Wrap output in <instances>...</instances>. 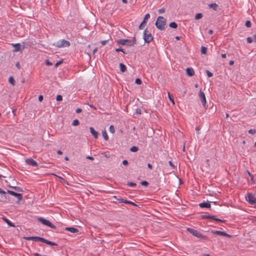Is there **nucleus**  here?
I'll return each mask as SVG.
<instances>
[{
	"mask_svg": "<svg viewBox=\"0 0 256 256\" xmlns=\"http://www.w3.org/2000/svg\"><path fill=\"white\" fill-rule=\"evenodd\" d=\"M166 22V20L162 16H159L157 18L155 25L157 28L160 30H163L165 29Z\"/></svg>",
	"mask_w": 256,
	"mask_h": 256,
	"instance_id": "1",
	"label": "nucleus"
},
{
	"mask_svg": "<svg viewBox=\"0 0 256 256\" xmlns=\"http://www.w3.org/2000/svg\"><path fill=\"white\" fill-rule=\"evenodd\" d=\"M187 230L190 232V234H192L193 236L202 239L208 240V237L205 236H203L202 234L198 231L192 228H188Z\"/></svg>",
	"mask_w": 256,
	"mask_h": 256,
	"instance_id": "2",
	"label": "nucleus"
},
{
	"mask_svg": "<svg viewBox=\"0 0 256 256\" xmlns=\"http://www.w3.org/2000/svg\"><path fill=\"white\" fill-rule=\"evenodd\" d=\"M70 44V42L65 40H60L53 44L54 46L58 48L68 47Z\"/></svg>",
	"mask_w": 256,
	"mask_h": 256,
	"instance_id": "3",
	"label": "nucleus"
},
{
	"mask_svg": "<svg viewBox=\"0 0 256 256\" xmlns=\"http://www.w3.org/2000/svg\"><path fill=\"white\" fill-rule=\"evenodd\" d=\"M144 40L146 43H150L153 40V36L152 34L146 28L144 32Z\"/></svg>",
	"mask_w": 256,
	"mask_h": 256,
	"instance_id": "4",
	"label": "nucleus"
},
{
	"mask_svg": "<svg viewBox=\"0 0 256 256\" xmlns=\"http://www.w3.org/2000/svg\"><path fill=\"white\" fill-rule=\"evenodd\" d=\"M38 220L42 224H43L48 226L52 228H53V229L56 228V226L54 224H52L48 220L44 219L42 218H38Z\"/></svg>",
	"mask_w": 256,
	"mask_h": 256,
	"instance_id": "5",
	"label": "nucleus"
},
{
	"mask_svg": "<svg viewBox=\"0 0 256 256\" xmlns=\"http://www.w3.org/2000/svg\"><path fill=\"white\" fill-rule=\"evenodd\" d=\"M199 98L200 100L202 106L206 108V98L205 96L204 93L202 92V90H200L199 94H198Z\"/></svg>",
	"mask_w": 256,
	"mask_h": 256,
	"instance_id": "6",
	"label": "nucleus"
},
{
	"mask_svg": "<svg viewBox=\"0 0 256 256\" xmlns=\"http://www.w3.org/2000/svg\"><path fill=\"white\" fill-rule=\"evenodd\" d=\"M246 200L252 204H256V198L252 194H248L246 197Z\"/></svg>",
	"mask_w": 256,
	"mask_h": 256,
	"instance_id": "7",
	"label": "nucleus"
},
{
	"mask_svg": "<svg viewBox=\"0 0 256 256\" xmlns=\"http://www.w3.org/2000/svg\"><path fill=\"white\" fill-rule=\"evenodd\" d=\"M150 18V14H147L145 15L143 21L142 22V23L140 24L138 26V28L140 30H142L144 29L147 20Z\"/></svg>",
	"mask_w": 256,
	"mask_h": 256,
	"instance_id": "8",
	"label": "nucleus"
},
{
	"mask_svg": "<svg viewBox=\"0 0 256 256\" xmlns=\"http://www.w3.org/2000/svg\"><path fill=\"white\" fill-rule=\"evenodd\" d=\"M7 192L15 197H16L18 200V202L22 199V195L21 194L17 193L10 190H8Z\"/></svg>",
	"mask_w": 256,
	"mask_h": 256,
	"instance_id": "9",
	"label": "nucleus"
},
{
	"mask_svg": "<svg viewBox=\"0 0 256 256\" xmlns=\"http://www.w3.org/2000/svg\"><path fill=\"white\" fill-rule=\"evenodd\" d=\"M117 43L121 45H127L128 46V44L131 42L130 40L128 39H120L116 41Z\"/></svg>",
	"mask_w": 256,
	"mask_h": 256,
	"instance_id": "10",
	"label": "nucleus"
},
{
	"mask_svg": "<svg viewBox=\"0 0 256 256\" xmlns=\"http://www.w3.org/2000/svg\"><path fill=\"white\" fill-rule=\"evenodd\" d=\"M212 234H216L217 235H219V236H226L228 238L232 237L231 235L228 234L224 232H222V231H220V230H215V231L212 230Z\"/></svg>",
	"mask_w": 256,
	"mask_h": 256,
	"instance_id": "11",
	"label": "nucleus"
},
{
	"mask_svg": "<svg viewBox=\"0 0 256 256\" xmlns=\"http://www.w3.org/2000/svg\"><path fill=\"white\" fill-rule=\"evenodd\" d=\"M25 162L27 164H28L29 165H31L34 166H38V164H37V162H36V161H35L32 158H28V159L26 160Z\"/></svg>",
	"mask_w": 256,
	"mask_h": 256,
	"instance_id": "12",
	"label": "nucleus"
},
{
	"mask_svg": "<svg viewBox=\"0 0 256 256\" xmlns=\"http://www.w3.org/2000/svg\"><path fill=\"white\" fill-rule=\"evenodd\" d=\"M64 229L72 233H77L78 232V228L73 227H66Z\"/></svg>",
	"mask_w": 256,
	"mask_h": 256,
	"instance_id": "13",
	"label": "nucleus"
},
{
	"mask_svg": "<svg viewBox=\"0 0 256 256\" xmlns=\"http://www.w3.org/2000/svg\"><path fill=\"white\" fill-rule=\"evenodd\" d=\"M186 74L190 76H192L194 74V71L192 68H188L186 69Z\"/></svg>",
	"mask_w": 256,
	"mask_h": 256,
	"instance_id": "14",
	"label": "nucleus"
},
{
	"mask_svg": "<svg viewBox=\"0 0 256 256\" xmlns=\"http://www.w3.org/2000/svg\"><path fill=\"white\" fill-rule=\"evenodd\" d=\"M90 132L94 136L95 138H98V132H97L96 131L94 130V128L90 127Z\"/></svg>",
	"mask_w": 256,
	"mask_h": 256,
	"instance_id": "15",
	"label": "nucleus"
},
{
	"mask_svg": "<svg viewBox=\"0 0 256 256\" xmlns=\"http://www.w3.org/2000/svg\"><path fill=\"white\" fill-rule=\"evenodd\" d=\"M199 206L202 208H210V202H203L202 203H200L199 204Z\"/></svg>",
	"mask_w": 256,
	"mask_h": 256,
	"instance_id": "16",
	"label": "nucleus"
},
{
	"mask_svg": "<svg viewBox=\"0 0 256 256\" xmlns=\"http://www.w3.org/2000/svg\"><path fill=\"white\" fill-rule=\"evenodd\" d=\"M118 200L120 202H123L124 204H130L133 206H136V204L134 202L129 201V200H124V199L122 198V199H119Z\"/></svg>",
	"mask_w": 256,
	"mask_h": 256,
	"instance_id": "17",
	"label": "nucleus"
},
{
	"mask_svg": "<svg viewBox=\"0 0 256 256\" xmlns=\"http://www.w3.org/2000/svg\"><path fill=\"white\" fill-rule=\"evenodd\" d=\"M208 6L210 8H212L214 10H216L218 7V5L216 3H212L208 4Z\"/></svg>",
	"mask_w": 256,
	"mask_h": 256,
	"instance_id": "18",
	"label": "nucleus"
},
{
	"mask_svg": "<svg viewBox=\"0 0 256 256\" xmlns=\"http://www.w3.org/2000/svg\"><path fill=\"white\" fill-rule=\"evenodd\" d=\"M120 71L122 72H126V66L122 63L120 64Z\"/></svg>",
	"mask_w": 256,
	"mask_h": 256,
	"instance_id": "19",
	"label": "nucleus"
},
{
	"mask_svg": "<svg viewBox=\"0 0 256 256\" xmlns=\"http://www.w3.org/2000/svg\"><path fill=\"white\" fill-rule=\"evenodd\" d=\"M4 220L7 223V224L9 226H12V227L15 226L14 224L13 223H12L10 220H9L8 219H7L6 218H4Z\"/></svg>",
	"mask_w": 256,
	"mask_h": 256,
	"instance_id": "20",
	"label": "nucleus"
},
{
	"mask_svg": "<svg viewBox=\"0 0 256 256\" xmlns=\"http://www.w3.org/2000/svg\"><path fill=\"white\" fill-rule=\"evenodd\" d=\"M14 46L15 47L14 52H18L20 50L21 48V45L20 44H16Z\"/></svg>",
	"mask_w": 256,
	"mask_h": 256,
	"instance_id": "21",
	"label": "nucleus"
},
{
	"mask_svg": "<svg viewBox=\"0 0 256 256\" xmlns=\"http://www.w3.org/2000/svg\"><path fill=\"white\" fill-rule=\"evenodd\" d=\"M214 216L210 215H202L201 218L203 219H212Z\"/></svg>",
	"mask_w": 256,
	"mask_h": 256,
	"instance_id": "22",
	"label": "nucleus"
},
{
	"mask_svg": "<svg viewBox=\"0 0 256 256\" xmlns=\"http://www.w3.org/2000/svg\"><path fill=\"white\" fill-rule=\"evenodd\" d=\"M102 135L106 140H108V136L106 130H103L102 132Z\"/></svg>",
	"mask_w": 256,
	"mask_h": 256,
	"instance_id": "23",
	"label": "nucleus"
},
{
	"mask_svg": "<svg viewBox=\"0 0 256 256\" xmlns=\"http://www.w3.org/2000/svg\"><path fill=\"white\" fill-rule=\"evenodd\" d=\"M9 82L12 84L13 86L15 85V80L12 76H10L8 78Z\"/></svg>",
	"mask_w": 256,
	"mask_h": 256,
	"instance_id": "24",
	"label": "nucleus"
},
{
	"mask_svg": "<svg viewBox=\"0 0 256 256\" xmlns=\"http://www.w3.org/2000/svg\"><path fill=\"white\" fill-rule=\"evenodd\" d=\"M169 26L173 28H176L178 27V24L175 22H172L170 24Z\"/></svg>",
	"mask_w": 256,
	"mask_h": 256,
	"instance_id": "25",
	"label": "nucleus"
},
{
	"mask_svg": "<svg viewBox=\"0 0 256 256\" xmlns=\"http://www.w3.org/2000/svg\"><path fill=\"white\" fill-rule=\"evenodd\" d=\"M136 36H134L132 38V40H131V42L130 43V44H128V46H134V44H136Z\"/></svg>",
	"mask_w": 256,
	"mask_h": 256,
	"instance_id": "26",
	"label": "nucleus"
},
{
	"mask_svg": "<svg viewBox=\"0 0 256 256\" xmlns=\"http://www.w3.org/2000/svg\"><path fill=\"white\" fill-rule=\"evenodd\" d=\"M207 52V48L205 46H202L201 48V53L206 54Z\"/></svg>",
	"mask_w": 256,
	"mask_h": 256,
	"instance_id": "27",
	"label": "nucleus"
},
{
	"mask_svg": "<svg viewBox=\"0 0 256 256\" xmlns=\"http://www.w3.org/2000/svg\"><path fill=\"white\" fill-rule=\"evenodd\" d=\"M130 150L132 152H136L138 150V148L137 146H132L130 149Z\"/></svg>",
	"mask_w": 256,
	"mask_h": 256,
	"instance_id": "28",
	"label": "nucleus"
},
{
	"mask_svg": "<svg viewBox=\"0 0 256 256\" xmlns=\"http://www.w3.org/2000/svg\"><path fill=\"white\" fill-rule=\"evenodd\" d=\"M202 13H198L195 16V19L196 20H199L202 18Z\"/></svg>",
	"mask_w": 256,
	"mask_h": 256,
	"instance_id": "29",
	"label": "nucleus"
},
{
	"mask_svg": "<svg viewBox=\"0 0 256 256\" xmlns=\"http://www.w3.org/2000/svg\"><path fill=\"white\" fill-rule=\"evenodd\" d=\"M212 220H216V222H225L226 220H221V219H219V218H217L215 217V216H214V217H212Z\"/></svg>",
	"mask_w": 256,
	"mask_h": 256,
	"instance_id": "30",
	"label": "nucleus"
},
{
	"mask_svg": "<svg viewBox=\"0 0 256 256\" xmlns=\"http://www.w3.org/2000/svg\"><path fill=\"white\" fill-rule=\"evenodd\" d=\"M80 124V122L78 120L76 119L74 120L72 123V125L74 126H78Z\"/></svg>",
	"mask_w": 256,
	"mask_h": 256,
	"instance_id": "31",
	"label": "nucleus"
},
{
	"mask_svg": "<svg viewBox=\"0 0 256 256\" xmlns=\"http://www.w3.org/2000/svg\"><path fill=\"white\" fill-rule=\"evenodd\" d=\"M52 175H53V176L58 177L59 178L61 179L64 183L68 184V182L66 180H65L64 178H62V177L58 176L56 174H52Z\"/></svg>",
	"mask_w": 256,
	"mask_h": 256,
	"instance_id": "32",
	"label": "nucleus"
},
{
	"mask_svg": "<svg viewBox=\"0 0 256 256\" xmlns=\"http://www.w3.org/2000/svg\"><path fill=\"white\" fill-rule=\"evenodd\" d=\"M46 244L50 245V246H57L58 245L56 243L52 242L51 241H49L47 240H46Z\"/></svg>",
	"mask_w": 256,
	"mask_h": 256,
	"instance_id": "33",
	"label": "nucleus"
},
{
	"mask_svg": "<svg viewBox=\"0 0 256 256\" xmlns=\"http://www.w3.org/2000/svg\"><path fill=\"white\" fill-rule=\"evenodd\" d=\"M12 188H14V190H17L18 192H23L22 189L21 188H20V187H18V186H12Z\"/></svg>",
	"mask_w": 256,
	"mask_h": 256,
	"instance_id": "34",
	"label": "nucleus"
},
{
	"mask_svg": "<svg viewBox=\"0 0 256 256\" xmlns=\"http://www.w3.org/2000/svg\"><path fill=\"white\" fill-rule=\"evenodd\" d=\"M168 97L172 103L173 104H174V98H172V96H171L169 92H168Z\"/></svg>",
	"mask_w": 256,
	"mask_h": 256,
	"instance_id": "35",
	"label": "nucleus"
},
{
	"mask_svg": "<svg viewBox=\"0 0 256 256\" xmlns=\"http://www.w3.org/2000/svg\"><path fill=\"white\" fill-rule=\"evenodd\" d=\"M127 185L132 187H134L136 186V184L133 182H128Z\"/></svg>",
	"mask_w": 256,
	"mask_h": 256,
	"instance_id": "36",
	"label": "nucleus"
},
{
	"mask_svg": "<svg viewBox=\"0 0 256 256\" xmlns=\"http://www.w3.org/2000/svg\"><path fill=\"white\" fill-rule=\"evenodd\" d=\"M109 130L110 132L113 134L114 132V128L112 125H111L109 128Z\"/></svg>",
	"mask_w": 256,
	"mask_h": 256,
	"instance_id": "37",
	"label": "nucleus"
},
{
	"mask_svg": "<svg viewBox=\"0 0 256 256\" xmlns=\"http://www.w3.org/2000/svg\"><path fill=\"white\" fill-rule=\"evenodd\" d=\"M142 82V80L139 78H136L135 80V83L138 84H140Z\"/></svg>",
	"mask_w": 256,
	"mask_h": 256,
	"instance_id": "38",
	"label": "nucleus"
},
{
	"mask_svg": "<svg viewBox=\"0 0 256 256\" xmlns=\"http://www.w3.org/2000/svg\"><path fill=\"white\" fill-rule=\"evenodd\" d=\"M245 26L247 28H250L251 26V22L250 20H246L245 23Z\"/></svg>",
	"mask_w": 256,
	"mask_h": 256,
	"instance_id": "39",
	"label": "nucleus"
},
{
	"mask_svg": "<svg viewBox=\"0 0 256 256\" xmlns=\"http://www.w3.org/2000/svg\"><path fill=\"white\" fill-rule=\"evenodd\" d=\"M62 62H63V60H61L57 62L54 65V67L57 68L59 65L62 64Z\"/></svg>",
	"mask_w": 256,
	"mask_h": 256,
	"instance_id": "40",
	"label": "nucleus"
},
{
	"mask_svg": "<svg viewBox=\"0 0 256 256\" xmlns=\"http://www.w3.org/2000/svg\"><path fill=\"white\" fill-rule=\"evenodd\" d=\"M56 100L57 101H61L62 100V96L60 95V94H58L56 96Z\"/></svg>",
	"mask_w": 256,
	"mask_h": 256,
	"instance_id": "41",
	"label": "nucleus"
},
{
	"mask_svg": "<svg viewBox=\"0 0 256 256\" xmlns=\"http://www.w3.org/2000/svg\"><path fill=\"white\" fill-rule=\"evenodd\" d=\"M248 133L252 134H254L256 133V130L255 129H250L248 130Z\"/></svg>",
	"mask_w": 256,
	"mask_h": 256,
	"instance_id": "42",
	"label": "nucleus"
},
{
	"mask_svg": "<svg viewBox=\"0 0 256 256\" xmlns=\"http://www.w3.org/2000/svg\"><path fill=\"white\" fill-rule=\"evenodd\" d=\"M142 185L144 186H148V182L147 181L144 180L140 182Z\"/></svg>",
	"mask_w": 256,
	"mask_h": 256,
	"instance_id": "43",
	"label": "nucleus"
},
{
	"mask_svg": "<svg viewBox=\"0 0 256 256\" xmlns=\"http://www.w3.org/2000/svg\"><path fill=\"white\" fill-rule=\"evenodd\" d=\"M116 51L117 52H122L124 54H126V52H124V49H122L121 48H116Z\"/></svg>",
	"mask_w": 256,
	"mask_h": 256,
	"instance_id": "44",
	"label": "nucleus"
},
{
	"mask_svg": "<svg viewBox=\"0 0 256 256\" xmlns=\"http://www.w3.org/2000/svg\"><path fill=\"white\" fill-rule=\"evenodd\" d=\"M206 73L207 74L209 78L212 77L213 75L208 70H206Z\"/></svg>",
	"mask_w": 256,
	"mask_h": 256,
	"instance_id": "45",
	"label": "nucleus"
},
{
	"mask_svg": "<svg viewBox=\"0 0 256 256\" xmlns=\"http://www.w3.org/2000/svg\"><path fill=\"white\" fill-rule=\"evenodd\" d=\"M246 40H247V42H248V43L250 44V43H252V42L253 40H252V38H250V37H248V38H246Z\"/></svg>",
	"mask_w": 256,
	"mask_h": 256,
	"instance_id": "46",
	"label": "nucleus"
},
{
	"mask_svg": "<svg viewBox=\"0 0 256 256\" xmlns=\"http://www.w3.org/2000/svg\"><path fill=\"white\" fill-rule=\"evenodd\" d=\"M38 241L39 242H44V243H46V239H44V238H41L40 237V238L38 239Z\"/></svg>",
	"mask_w": 256,
	"mask_h": 256,
	"instance_id": "47",
	"label": "nucleus"
},
{
	"mask_svg": "<svg viewBox=\"0 0 256 256\" xmlns=\"http://www.w3.org/2000/svg\"><path fill=\"white\" fill-rule=\"evenodd\" d=\"M248 175L250 176V177L251 180L252 181L253 183H254V176L249 172H248Z\"/></svg>",
	"mask_w": 256,
	"mask_h": 256,
	"instance_id": "48",
	"label": "nucleus"
},
{
	"mask_svg": "<svg viewBox=\"0 0 256 256\" xmlns=\"http://www.w3.org/2000/svg\"><path fill=\"white\" fill-rule=\"evenodd\" d=\"M46 64L47 65V66H52V62H50L49 60H46Z\"/></svg>",
	"mask_w": 256,
	"mask_h": 256,
	"instance_id": "49",
	"label": "nucleus"
},
{
	"mask_svg": "<svg viewBox=\"0 0 256 256\" xmlns=\"http://www.w3.org/2000/svg\"><path fill=\"white\" fill-rule=\"evenodd\" d=\"M36 236H29V237H26L25 238L27 240H34V238Z\"/></svg>",
	"mask_w": 256,
	"mask_h": 256,
	"instance_id": "50",
	"label": "nucleus"
},
{
	"mask_svg": "<svg viewBox=\"0 0 256 256\" xmlns=\"http://www.w3.org/2000/svg\"><path fill=\"white\" fill-rule=\"evenodd\" d=\"M164 12H165V9L164 8L158 10V12L160 14L164 13Z\"/></svg>",
	"mask_w": 256,
	"mask_h": 256,
	"instance_id": "51",
	"label": "nucleus"
},
{
	"mask_svg": "<svg viewBox=\"0 0 256 256\" xmlns=\"http://www.w3.org/2000/svg\"><path fill=\"white\" fill-rule=\"evenodd\" d=\"M108 40H102L100 43L102 46H104L108 42Z\"/></svg>",
	"mask_w": 256,
	"mask_h": 256,
	"instance_id": "52",
	"label": "nucleus"
},
{
	"mask_svg": "<svg viewBox=\"0 0 256 256\" xmlns=\"http://www.w3.org/2000/svg\"><path fill=\"white\" fill-rule=\"evenodd\" d=\"M168 164H169L170 166H172L173 168H175V166H174V164H172V161H169Z\"/></svg>",
	"mask_w": 256,
	"mask_h": 256,
	"instance_id": "53",
	"label": "nucleus"
},
{
	"mask_svg": "<svg viewBox=\"0 0 256 256\" xmlns=\"http://www.w3.org/2000/svg\"><path fill=\"white\" fill-rule=\"evenodd\" d=\"M122 164H123L124 165V166H127V165L128 164V160H124L122 161Z\"/></svg>",
	"mask_w": 256,
	"mask_h": 256,
	"instance_id": "54",
	"label": "nucleus"
},
{
	"mask_svg": "<svg viewBox=\"0 0 256 256\" xmlns=\"http://www.w3.org/2000/svg\"><path fill=\"white\" fill-rule=\"evenodd\" d=\"M86 158L91 160H94V158L92 156H87L86 157Z\"/></svg>",
	"mask_w": 256,
	"mask_h": 256,
	"instance_id": "55",
	"label": "nucleus"
},
{
	"mask_svg": "<svg viewBox=\"0 0 256 256\" xmlns=\"http://www.w3.org/2000/svg\"><path fill=\"white\" fill-rule=\"evenodd\" d=\"M38 98V100L40 102H42L43 100V96L42 95H40V96H39Z\"/></svg>",
	"mask_w": 256,
	"mask_h": 256,
	"instance_id": "56",
	"label": "nucleus"
},
{
	"mask_svg": "<svg viewBox=\"0 0 256 256\" xmlns=\"http://www.w3.org/2000/svg\"><path fill=\"white\" fill-rule=\"evenodd\" d=\"M16 68H18V69H20V62H18L16 63Z\"/></svg>",
	"mask_w": 256,
	"mask_h": 256,
	"instance_id": "57",
	"label": "nucleus"
},
{
	"mask_svg": "<svg viewBox=\"0 0 256 256\" xmlns=\"http://www.w3.org/2000/svg\"><path fill=\"white\" fill-rule=\"evenodd\" d=\"M82 109H81V108H77V109L76 110V113H78H78H80V112H82Z\"/></svg>",
	"mask_w": 256,
	"mask_h": 256,
	"instance_id": "58",
	"label": "nucleus"
},
{
	"mask_svg": "<svg viewBox=\"0 0 256 256\" xmlns=\"http://www.w3.org/2000/svg\"><path fill=\"white\" fill-rule=\"evenodd\" d=\"M0 194H6V192L5 191H4V190H2L1 188H0Z\"/></svg>",
	"mask_w": 256,
	"mask_h": 256,
	"instance_id": "59",
	"label": "nucleus"
},
{
	"mask_svg": "<svg viewBox=\"0 0 256 256\" xmlns=\"http://www.w3.org/2000/svg\"><path fill=\"white\" fill-rule=\"evenodd\" d=\"M98 51V48H95L93 50H92V53L94 54L96 52Z\"/></svg>",
	"mask_w": 256,
	"mask_h": 256,
	"instance_id": "60",
	"label": "nucleus"
},
{
	"mask_svg": "<svg viewBox=\"0 0 256 256\" xmlns=\"http://www.w3.org/2000/svg\"><path fill=\"white\" fill-rule=\"evenodd\" d=\"M148 167L149 168L151 169V170L152 168V165L151 164H148Z\"/></svg>",
	"mask_w": 256,
	"mask_h": 256,
	"instance_id": "61",
	"label": "nucleus"
},
{
	"mask_svg": "<svg viewBox=\"0 0 256 256\" xmlns=\"http://www.w3.org/2000/svg\"><path fill=\"white\" fill-rule=\"evenodd\" d=\"M40 238V237L39 236H36V238H34V241L36 242H39L38 241V239Z\"/></svg>",
	"mask_w": 256,
	"mask_h": 256,
	"instance_id": "62",
	"label": "nucleus"
},
{
	"mask_svg": "<svg viewBox=\"0 0 256 256\" xmlns=\"http://www.w3.org/2000/svg\"><path fill=\"white\" fill-rule=\"evenodd\" d=\"M57 154H58L61 155V154H62V152L60 150H58L57 151Z\"/></svg>",
	"mask_w": 256,
	"mask_h": 256,
	"instance_id": "63",
	"label": "nucleus"
},
{
	"mask_svg": "<svg viewBox=\"0 0 256 256\" xmlns=\"http://www.w3.org/2000/svg\"><path fill=\"white\" fill-rule=\"evenodd\" d=\"M222 57L224 58H225L226 57V54H222Z\"/></svg>",
	"mask_w": 256,
	"mask_h": 256,
	"instance_id": "64",
	"label": "nucleus"
}]
</instances>
